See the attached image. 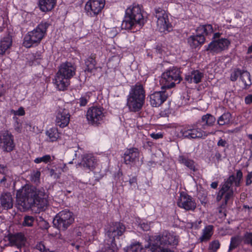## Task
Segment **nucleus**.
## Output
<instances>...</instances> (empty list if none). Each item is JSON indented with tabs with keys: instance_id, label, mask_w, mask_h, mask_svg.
Segmentation results:
<instances>
[{
	"instance_id": "f257e3e1",
	"label": "nucleus",
	"mask_w": 252,
	"mask_h": 252,
	"mask_svg": "<svg viewBox=\"0 0 252 252\" xmlns=\"http://www.w3.org/2000/svg\"><path fill=\"white\" fill-rule=\"evenodd\" d=\"M22 197L19 204L25 209L36 207L39 212L45 210L48 206V200L44 197V191L34 187L27 186L21 191Z\"/></svg>"
},
{
	"instance_id": "f03ea898",
	"label": "nucleus",
	"mask_w": 252,
	"mask_h": 252,
	"mask_svg": "<svg viewBox=\"0 0 252 252\" xmlns=\"http://www.w3.org/2000/svg\"><path fill=\"white\" fill-rule=\"evenodd\" d=\"M145 22L139 5H133L126 10L121 26L123 29L137 31L141 29Z\"/></svg>"
},
{
	"instance_id": "7ed1b4c3",
	"label": "nucleus",
	"mask_w": 252,
	"mask_h": 252,
	"mask_svg": "<svg viewBox=\"0 0 252 252\" xmlns=\"http://www.w3.org/2000/svg\"><path fill=\"white\" fill-rule=\"evenodd\" d=\"M75 67L70 63H62L56 74L55 84L60 91L66 90L70 84V79L75 74Z\"/></svg>"
},
{
	"instance_id": "20e7f679",
	"label": "nucleus",
	"mask_w": 252,
	"mask_h": 252,
	"mask_svg": "<svg viewBox=\"0 0 252 252\" xmlns=\"http://www.w3.org/2000/svg\"><path fill=\"white\" fill-rule=\"evenodd\" d=\"M49 24L47 22H41L33 31L29 32L24 37V45L30 48L34 44L40 43L44 36Z\"/></svg>"
},
{
	"instance_id": "39448f33",
	"label": "nucleus",
	"mask_w": 252,
	"mask_h": 252,
	"mask_svg": "<svg viewBox=\"0 0 252 252\" xmlns=\"http://www.w3.org/2000/svg\"><path fill=\"white\" fill-rule=\"evenodd\" d=\"M182 80L180 71L178 68L173 67L163 72L160 79L161 89H170Z\"/></svg>"
},
{
	"instance_id": "423d86ee",
	"label": "nucleus",
	"mask_w": 252,
	"mask_h": 252,
	"mask_svg": "<svg viewBox=\"0 0 252 252\" xmlns=\"http://www.w3.org/2000/svg\"><path fill=\"white\" fill-rule=\"evenodd\" d=\"M196 35L190 36L188 38V42L192 48H196L204 43L205 35L211 34L213 32V28L210 24L200 25L196 29Z\"/></svg>"
},
{
	"instance_id": "0eeeda50",
	"label": "nucleus",
	"mask_w": 252,
	"mask_h": 252,
	"mask_svg": "<svg viewBox=\"0 0 252 252\" xmlns=\"http://www.w3.org/2000/svg\"><path fill=\"white\" fill-rule=\"evenodd\" d=\"M73 213L68 210H63L59 213L55 217L54 225L60 230H66L74 221Z\"/></svg>"
},
{
	"instance_id": "6e6552de",
	"label": "nucleus",
	"mask_w": 252,
	"mask_h": 252,
	"mask_svg": "<svg viewBox=\"0 0 252 252\" xmlns=\"http://www.w3.org/2000/svg\"><path fill=\"white\" fill-rule=\"evenodd\" d=\"M155 15L157 20V28L161 32L165 31H169L170 24L168 21V15L163 9L158 7L156 8Z\"/></svg>"
},
{
	"instance_id": "1a4fd4ad",
	"label": "nucleus",
	"mask_w": 252,
	"mask_h": 252,
	"mask_svg": "<svg viewBox=\"0 0 252 252\" xmlns=\"http://www.w3.org/2000/svg\"><path fill=\"white\" fill-rule=\"evenodd\" d=\"M126 231L125 225L121 222H115L110 224L109 227L106 233L109 238V242H115V238H119L123 235Z\"/></svg>"
},
{
	"instance_id": "9d476101",
	"label": "nucleus",
	"mask_w": 252,
	"mask_h": 252,
	"mask_svg": "<svg viewBox=\"0 0 252 252\" xmlns=\"http://www.w3.org/2000/svg\"><path fill=\"white\" fill-rule=\"evenodd\" d=\"M154 243L152 245L158 246H176L178 244V238L174 234L164 232L161 236H155Z\"/></svg>"
},
{
	"instance_id": "9b49d317",
	"label": "nucleus",
	"mask_w": 252,
	"mask_h": 252,
	"mask_svg": "<svg viewBox=\"0 0 252 252\" xmlns=\"http://www.w3.org/2000/svg\"><path fill=\"white\" fill-rule=\"evenodd\" d=\"M234 180L235 176L233 175H231L227 179V181L222 185V187L219 191L217 197L218 201L220 200L223 196L225 195V202L226 203L228 200L232 197L233 195V190L232 188V185Z\"/></svg>"
},
{
	"instance_id": "f8f14e48",
	"label": "nucleus",
	"mask_w": 252,
	"mask_h": 252,
	"mask_svg": "<svg viewBox=\"0 0 252 252\" xmlns=\"http://www.w3.org/2000/svg\"><path fill=\"white\" fill-rule=\"evenodd\" d=\"M103 109L101 107H92L87 112V119L92 125H98L103 120L104 117Z\"/></svg>"
},
{
	"instance_id": "ddd939ff",
	"label": "nucleus",
	"mask_w": 252,
	"mask_h": 252,
	"mask_svg": "<svg viewBox=\"0 0 252 252\" xmlns=\"http://www.w3.org/2000/svg\"><path fill=\"white\" fill-rule=\"evenodd\" d=\"M177 205L186 211H193L196 208V203L192 197L184 192L180 193Z\"/></svg>"
},
{
	"instance_id": "4468645a",
	"label": "nucleus",
	"mask_w": 252,
	"mask_h": 252,
	"mask_svg": "<svg viewBox=\"0 0 252 252\" xmlns=\"http://www.w3.org/2000/svg\"><path fill=\"white\" fill-rule=\"evenodd\" d=\"M0 147L3 151L10 152L14 147L13 136L8 131H4L0 135Z\"/></svg>"
},
{
	"instance_id": "2eb2a0df",
	"label": "nucleus",
	"mask_w": 252,
	"mask_h": 252,
	"mask_svg": "<svg viewBox=\"0 0 252 252\" xmlns=\"http://www.w3.org/2000/svg\"><path fill=\"white\" fill-rule=\"evenodd\" d=\"M169 94L165 89L155 92L149 96L150 104L153 107H158L166 100Z\"/></svg>"
},
{
	"instance_id": "dca6fc26",
	"label": "nucleus",
	"mask_w": 252,
	"mask_h": 252,
	"mask_svg": "<svg viewBox=\"0 0 252 252\" xmlns=\"http://www.w3.org/2000/svg\"><path fill=\"white\" fill-rule=\"evenodd\" d=\"M70 117V115L67 110L59 107L56 112V125L62 128L66 126L69 123Z\"/></svg>"
},
{
	"instance_id": "f3484780",
	"label": "nucleus",
	"mask_w": 252,
	"mask_h": 252,
	"mask_svg": "<svg viewBox=\"0 0 252 252\" xmlns=\"http://www.w3.org/2000/svg\"><path fill=\"white\" fill-rule=\"evenodd\" d=\"M230 42L226 38H221L212 41L207 48V51L212 53H219L227 49Z\"/></svg>"
},
{
	"instance_id": "a211bd4d",
	"label": "nucleus",
	"mask_w": 252,
	"mask_h": 252,
	"mask_svg": "<svg viewBox=\"0 0 252 252\" xmlns=\"http://www.w3.org/2000/svg\"><path fill=\"white\" fill-rule=\"evenodd\" d=\"M104 6L103 0H90L85 5V9L88 12H90L94 15L98 14Z\"/></svg>"
},
{
	"instance_id": "6ab92c4d",
	"label": "nucleus",
	"mask_w": 252,
	"mask_h": 252,
	"mask_svg": "<svg viewBox=\"0 0 252 252\" xmlns=\"http://www.w3.org/2000/svg\"><path fill=\"white\" fill-rule=\"evenodd\" d=\"M144 100L128 95L127 98L126 105L131 111L137 112L139 111L144 103Z\"/></svg>"
},
{
	"instance_id": "aec40b11",
	"label": "nucleus",
	"mask_w": 252,
	"mask_h": 252,
	"mask_svg": "<svg viewBox=\"0 0 252 252\" xmlns=\"http://www.w3.org/2000/svg\"><path fill=\"white\" fill-rule=\"evenodd\" d=\"M7 239L11 246H16L19 249L25 244L26 241L24 235L22 233L9 234Z\"/></svg>"
},
{
	"instance_id": "412c9836",
	"label": "nucleus",
	"mask_w": 252,
	"mask_h": 252,
	"mask_svg": "<svg viewBox=\"0 0 252 252\" xmlns=\"http://www.w3.org/2000/svg\"><path fill=\"white\" fill-rule=\"evenodd\" d=\"M96 164V159L91 155L85 156L81 162L78 163V165L82 166L84 169L89 171L93 170L95 167Z\"/></svg>"
},
{
	"instance_id": "4be33fe9",
	"label": "nucleus",
	"mask_w": 252,
	"mask_h": 252,
	"mask_svg": "<svg viewBox=\"0 0 252 252\" xmlns=\"http://www.w3.org/2000/svg\"><path fill=\"white\" fill-rule=\"evenodd\" d=\"M139 152L136 148H131L127 150L124 156V159L126 164L138 161L139 159Z\"/></svg>"
},
{
	"instance_id": "5701e85b",
	"label": "nucleus",
	"mask_w": 252,
	"mask_h": 252,
	"mask_svg": "<svg viewBox=\"0 0 252 252\" xmlns=\"http://www.w3.org/2000/svg\"><path fill=\"white\" fill-rule=\"evenodd\" d=\"M145 92L143 85L137 83L135 85L131 87L129 94L145 100Z\"/></svg>"
},
{
	"instance_id": "b1692460",
	"label": "nucleus",
	"mask_w": 252,
	"mask_h": 252,
	"mask_svg": "<svg viewBox=\"0 0 252 252\" xmlns=\"http://www.w3.org/2000/svg\"><path fill=\"white\" fill-rule=\"evenodd\" d=\"M12 40L9 35L3 37L0 41V55H3L12 45Z\"/></svg>"
},
{
	"instance_id": "393cba45",
	"label": "nucleus",
	"mask_w": 252,
	"mask_h": 252,
	"mask_svg": "<svg viewBox=\"0 0 252 252\" xmlns=\"http://www.w3.org/2000/svg\"><path fill=\"white\" fill-rule=\"evenodd\" d=\"M204 74L199 70H196L192 71L190 74L187 75L185 80L189 83L194 82L197 84L201 82L202 78L203 77Z\"/></svg>"
},
{
	"instance_id": "a878e982",
	"label": "nucleus",
	"mask_w": 252,
	"mask_h": 252,
	"mask_svg": "<svg viewBox=\"0 0 252 252\" xmlns=\"http://www.w3.org/2000/svg\"><path fill=\"white\" fill-rule=\"evenodd\" d=\"M57 0H39L38 6L42 12L51 11L55 6Z\"/></svg>"
},
{
	"instance_id": "bb28decb",
	"label": "nucleus",
	"mask_w": 252,
	"mask_h": 252,
	"mask_svg": "<svg viewBox=\"0 0 252 252\" xmlns=\"http://www.w3.org/2000/svg\"><path fill=\"white\" fill-rule=\"evenodd\" d=\"M181 133L184 137L188 138H196L203 136L202 133L197 129H183Z\"/></svg>"
},
{
	"instance_id": "cd10ccee",
	"label": "nucleus",
	"mask_w": 252,
	"mask_h": 252,
	"mask_svg": "<svg viewBox=\"0 0 252 252\" xmlns=\"http://www.w3.org/2000/svg\"><path fill=\"white\" fill-rule=\"evenodd\" d=\"M1 206L5 209H9L13 207V199L10 193H5L0 197Z\"/></svg>"
},
{
	"instance_id": "c85d7f7f",
	"label": "nucleus",
	"mask_w": 252,
	"mask_h": 252,
	"mask_svg": "<svg viewBox=\"0 0 252 252\" xmlns=\"http://www.w3.org/2000/svg\"><path fill=\"white\" fill-rule=\"evenodd\" d=\"M95 55L92 54L85 61V65L86 66L85 71L89 72H92L95 69Z\"/></svg>"
},
{
	"instance_id": "c756f323",
	"label": "nucleus",
	"mask_w": 252,
	"mask_h": 252,
	"mask_svg": "<svg viewBox=\"0 0 252 252\" xmlns=\"http://www.w3.org/2000/svg\"><path fill=\"white\" fill-rule=\"evenodd\" d=\"M213 226L211 225H208L203 230V234L200 237L199 240L201 242L208 241L213 235Z\"/></svg>"
},
{
	"instance_id": "7c9ffc66",
	"label": "nucleus",
	"mask_w": 252,
	"mask_h": 252,
	"mask_svg": "<svg viewBox=\"0 0 252 252\" xmlns=\"http://www.w3.org/2000/svg\"><path fill=\"white\" fill-rule=\"evenodd\" d=\"M240 78L244 84L245 89H248L252 85L251 75L247 71L243 70Z\"/></svg>"
},
{
	"instance_id": "2f4dec72",
	"label": "nucleus",
	"mask_w": 252,
	"mask_h": 252,
	"mask_svg": "<svg viewBox=\"0 0 252 252\" xmlns=\"http://www.w3.org/2000/svg\"><path fill=\"white\" fill-rule=\"evenodd\" d=\"M46 134L52 142L56 141L59 137V133L56 127H52L47 130Z\"/></svg>"
},
{
	"instance_id": "473e14b6",
	"label": "nucleus",
	"mask_w": 252,
	"mask_h": 252,
	"mask_svg": "<svg viewBox=\"0 0 252 252\" xmlns=\"http://www.w3.org/2000/svg\"><path fill=\"white\" fill-rule=\"evenodd\" d=\"M179 161L181 163L184 164L190 170L195 171V166L192 160L188 159L183 156H180L179 157Z\"/></svg>"
},
{
	"instance_id": "72a5a7b5",
	"label": "nucleus",
	"mask_w": 252,
	"mask_h": 252,
	"mask_svg": "<svg viewBox=\"0 0 252 252\" xmlns=\"http://www.w3.org/2000/svg\"><path fill=\"white\" fill-rule=\"evenodd\" d=\"M231 118L230 113H225L220 116L218 120V124L220 126H223L229 123Z\"/></svg>"
},
{
	"instance_id": "f704fd0d",
	"label": "nucleus",
	"mask_w": 252,
	"mask_h": 252,
	"mask_svg": "<svg viewBox=\"0 0 252 252\" xmlns=\"http://www.w3.org/2000/svg\"><path fill=\"white\" fill-rule=\"evenodd\" d=\"M202 121L205 123V124L208 126H212L216 121V118L211 114H207L202 117Z\"/></svg>"
},
{
	"instance_id": "c9c22d12",
	"label": "nucleus",
	"mask_w": 252,
	"mask_h": 252,
	"mask_svg": "<svg viewBox=\"0 0 252 252\" xmlns=\"http://www.w3.org/2000/svg\"><path fill=\"white\" fill-rule=\"evenodd\" d=\"M126 252H144V250L139 243H136L127 247Z\"/></svg>"
},
{
	"instance_id": "e433bc0d",
	"label": "nucleus",
	"mask_w": 252,
	"mask_h": 252,
	"mask_svg": "<svg viewBox=\"0 0 252 252\" xmlns=\"http://www.w3.org/2000/svg\"><path fill=\"white\" fill-rule=\"evenodd\" d=\"M52 161V159H51V157L49 155H46L42 157L37 158L34 160V162L36 163H39L41 162L47 163Z\"/></svg>"
},
{
	"instance_id": "4c0bfd02",
	"label": "nucleus",
	"mask_w": 252,
	"mask_h": 252,
	"mask_svg": "<svg viewBox=\"0 0 252 252\" xmlns=\"http://www.w3.org/2000/svg\"><path fill=\"white\" fill-rule=\"evenodd\" d=\"M34 220L35 219L33 217L30 216H26L24 217V221H23L22 224L24 226L31 227L33 225Z\"/></svg>"
},
{
	"instance_id": "58836bf2",
	"label": "nucleus",
	"mask_w": 252,
	"mask_h": 252,
	"mask_svg": "<svg viewBox=\"0 0 252 252\" xmlns=\"http://www.w3.org/2000/svg\"><path fill=\"white\" fill-rule=\"evenodd\" d=\"M151 250L152 252H174L168 249L164 248L163 247L158 246L156 245H152Z\"/></svg>"
},
{
	"instance_id": "ea45409f",
	"label": "nucleus",
	"mask_w": 252,
	"mask_h": 252,
	"mask_svg": "<svg viewBox=\"0 0 252 252\" xmlns=\"http://www.w3.org/2000/svg\"><path fill=\"white\" fill-rule=\"evenodd\" d=\"M108 242H109L108 241ZM110 244L108 243L105 247V250L103 252H116L117 248L115 242H110ZM102 250H103L102 249Z\"/></svg>"
},
{
	"instance_id": "a19ab883",
	"label": "nucleus",
	"mask_w": 252,
	"mask_h": 252,
	"mask_svg": "<svg viewBox=\"0 0 252 252\" xmlns=\"http://www.w3.org/2000/svg\"><path fill=\"white\" fill-rule=\"evenodd\" d=\"M243 70L240 69H234V70L232 72L230 75V80L232 81H235L238 78V77H240L242 72Z\"/></svg>"
},
{
	"instance_id": "79ce46f5",
	"label": "nucleus",
	"mask_w": 252,
	"mask_h": 252,
	"mask_svg": "<svg viewBox=\"0 0 252 252\" xmlns=\"http://www.w3.org/2000/svg\"><path fill=\"white\" fill-rule=\"evenodd\" d=\"M220 244L218 240H214L210 243L209 247L211 252H216L220 248Z\"/></svg>"
},
{
	"instance_id": "37998d69",
	"label": "nucleus",
	"mask_w": 252,
	"mask_h": 252,
	"mask_svg": "<svg viewBox=\"0 0 252 252\" xmlns=\"http://www.w3.org/2000/svg\"><path fill=\"white\" fill-rule=\"evenodd\" d=\"M89 98L90 96L88 94H85L79 98L77 103L80 106H85L87 105Z\"/></svg>"
},
{
	"instance_id": "c03bdc74",
	"label": "nucleus",
	"mask_w": 252,
	"mask_h": 252,
	"mask_svg": "<svg viewBox=\"0 0 252 252\" xmlns=\"http://www.w3.org/2000/svg\"><path fill=\"white\" fill-rule=\"evenodd\" d=\"M239 245V239L237 237H232L231 243L229 246V251H232L233 249L237 247Z\"/></svg>"
},
{
	"instance_id": "a18cd8bd",
	"label": "nucleus",
	"mask_w": 252,
	"mask_h": 252,
	"mask_svg": "<svg viewBox=\"0 0 252 252\" xmlns=\"http://www.w3.org/2000/svg\"><path fill=\"white\" fill-rule=\"evenodd\" d=\"M40 172L38 171L33 172L32 174V181L34 183L37 184L39 182Z\"/></svg>"
},
{
	"instance_id": "49530a36",
	"label": "nucleus",
	"mask_w": 252,
	"mask_h": 252,
	"mask_svg": "<svg viewBox=\"0 0 252 252\" xmlns=\"http://www.w3.org/2000/svg\"><path fill=\"white\" fill-rule=\"evenodd\" d=\"M35 249L40 252H45V251L48 249L46 248L45 246L42 242H38L35 246Z\"/></svg>"
},
{
	"instance_id": "de8ad7c7",
	"label": "nucleus",
	"mask_w": 252,
	"mask_h": 252,
	"mask_svg": "<svg viewBox=\"0 0 252 252\" xmlns=\"http://www.w3.org/2000/svg\"><path fill=\"white\" fill-rule=\"evenodd\" d=\"M15 120V124L14 125V129L18 132H21L22 128V124L18 121L17 117H14Z\"/></svg>"
},
{
	"instance_id": "09e8293b",
	"label": "nucleus",
	"mask_w": 252,
	"mask_h": 252,
	"mask_svg": "<svg viewBox=\"0 0 252 252\" xmlns=\"http://www.w3.org/2000/svg\"><path fill=\"white\" fill-rule=\"evenodd\" d=\"M245 242L252 245V233H247L245 235Z\"/></svg>"
},
{
	"instance_id": "8fccbe9b",
	"label": "nucleus",
	"mask_w": 252,
	"mask_h": 252,
	"mask_svg": "<svg viewBox=\"0 0 252 252\" xmlns=\"http://www.w3.org/2000/svg\"><path fill=\"white\" fill-rule=\"evenodd\" d=\"M252 183V172H250L247 176L246 185V186H249Z\"/></svg>"
},
{
	"instance_id": "3c124183",
	"label": "nucleus",
	"mask_w": 252,
	"mask_h": 252,
	"mask_svg": "<svg viewBox=\"0 0 252 252\" xmlns=\"http://www.w3.org/2000/svg\"><path fill=\"white\" fill-rule=\"evenodd\" d=\"M150 136L155 139H158L159 138H161L163 137V134L161 133H151L150 134Z\"/></svg>"
},
{
	"instance_id": "603ef678",
	"label": "nucleus",
	"mask_w": 252,
	"mask_h": 252,
	"mask_svg": "<svg viewBox=\"0 0 252 252\" xmlns=\"http://www.w3.org/2000/svg\"><path fill=\"white\" fill-rule=\"evenodd\" d=\"M17 115L18 116H24L25 114V110L23 108V107H20L18 110H17Z\"/></svg>"
},
{
	"instance_id": "864d4df0",
	"label": "nucleus",
	"mask_w": 252,
	"mask_h": 252,
	"mask_svg": "<svg viewBox=\"0 0 252 252\" xmlns=\"http://www.w3.org/2000/svg\"><path fill=\"white\" fill-rule=\"evenodd\" d=\"M49 174L51 176H53L54 178L57 179L59 177V176L57 175L55 170L53 169H49Z\"/></svg>"
},
{
	"instance_id": "5fc2aeb1",
	"label": "nucleus",
	"mask_w": 252,
	"mask_h": 252,
	"mask_svg": "<svg viewBox=\"0 0 252 252\" xmlns=\"http://www.w3.org/2000/svg\"><path fill=\"white\" fill-rule=\"evenodd\" d=\"M245 102L247 104L252 103V94H249L245 97Z\"/></svg>"
},
{
	"instance_id": "6e6d98bb",
	"label": "nucleus",
	"mask_w": 252,
	"mask_h": 252,
	"mask_svg": "<svg viewBox=\"0 0 252 252\" xmlns=\"http://www.w3.org/2000/svg\"><path fill=\"white\" fill-rule=\"evenodd\" d=\"M226 144V141L224 140H223L222 139H220L219 141L218 142V146H221V147H225Z\"/></svg>"
},
{
	"instance_id": "4d7b16f0",
	"label": "nucleus",
	"mask_w": 252,
	"mask_h": 252,
	"mask_svg": "<svg viewBox=\"0 0 252 252\" xmlns=\"http://www.w3.org/2000/svg\"><path fill=\"white\" fill-rule=\"evenodd\" d=\"M243 177V173L240 170H238L236 173V177H235V179L241 180Z\"/></svg>"
},
{
	"instance_id": "13d9d810",
	"label": "nucleus",
	"mask_w": 252,
	"mask_h": 252,
	"mask_svg": "<svg viewBox=\"0 0 252 252\" xmlns=\"http://www.w3.org/2000/svg\"><path fill=\"white\" fill-rule=\"evenodd\" d=\"M137 179L136 177H133L131 179H130L129 181V184L130 185H133L134 184H136Z\"/></svg>"
},
{
	"instance_id": "bf43d9fd",
	"label": "nucleus",
	"mask_w": 252,
	"mask_h": 252,
	"mask_svg": "<svg viewBox=\"0 0 252 252\" xmlns=\"http://www.w3.org/2000/svg\"><path fill=\"white\" fill-rule=\"evenodd\" d=\"M6 168V166H5L3 165L0 164V173L4 174Z\"/></svg>"
},
{
	"instance_id": "052dcab7",
	"label": "nucleus",
	"mask_w": 252,
	"mask_h": 252,
	"mask_svg": "<svg viewBox=\"0 0 252 252\" xmlns=\"http://www.w3.org/2000/svg\"><path fill=\"white\" fill-rule=\"evenodd\" d=\"M42 223H43V228L47 229L49 228V223L46 221L43 220L42 222Z\"/></svg>"
},
{
	"instance_id": "680f3d73",
	"label": "nucleus",
	"mask_w": 252,
	"mask_h": 252,
	"mask_svg": "<svg viewBox=\"0 0 252 252\" xmlns=\"http://www.w3.org/2000/svg\"><path fill=\"white\" fill-rule=\"evenodd\" d=\"M243 208L245 209L246 210L247 209L248 210V213H250L251 212V210H252V207H250L248 205H244L243 206Z\"/></svg>"
},
{
	"instance_id": "e2e57ef3",
	"label": "nucleus",
	"mask_w": 252,
	"mask_h": 252,
	"mask_svg": "<svg viewBox=\"0 0 252 252\" xmlns=\"http://www.w3.org/2000/svg\"><path fill=\"white\" fill-rule=\"evenodd\" d=\"M218 182H213L211 184V186L213 189H216L218 187Z\"/></svg>"
},
{
	"instance_id": "0e129e2a",
	"label": "nucleus",
	"mask_w": 252,
	"mask_h": 252,
	"mask_svg": "<svg viewBox=\"0 0 252 252\" xmlns=\"http://www.w3.org/2000/svg\"><path fill=\"white\" fill-rule=\"evenodd\" d=\"M141 227L143 228V229L144 230H145V231L148 230V229H149V226L147 224H142Z\"/></svg>"
},
{
	"instance_id": "69168bd1",
	"label": "nucleus",
	"mask_w": 252,
	"mask_h": 252,
	"mask_svg": "<svg viewBox=\"0 0 252 252\" xmlns=\"http://www.w3.org/2000/svg\"><path fill=\"white\" fill-rule=\"evenodd\" d=\"M240 181H241V180H237V179H235L233 182H234L235 185L236 187H238L240 186Z\"/></svg>"
},
{
	"instance_id": "338daca9",
	"label": "nucleus",
	"mask_w": 252,
	"mask_h": 252,
	"mask_svg": "<svg viewBox=\"0 0 252 252\" xmlns=\"http://www.w3.org/2000/svg\"><path fill=\"white\" fill-rule=\"evenodd\" d=\"M252 53V45L251 46H250L248 49V54Z\"/></svg>"
},
{
	"instance_id": "774afa93",
	"label": "nucleus",
	"mask_w": 252,
	"mask_h": 252,
	"mask_svg": "<svg viewBox=\"0 0 252 252\" xmlns=\"http://www.w3.org/2000/svg\"><path fill=\"white\" fill-rule=\"evenodd\" d=\"M220 35V33L219 32H217V33H214V37L215 38H218V37H219Z\"/></svg>"
}]
</instances>
